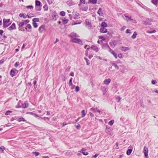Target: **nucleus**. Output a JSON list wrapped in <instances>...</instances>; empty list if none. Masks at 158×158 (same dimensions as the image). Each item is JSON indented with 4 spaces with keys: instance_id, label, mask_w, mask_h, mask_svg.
<instances>
[{
    "instance_id": "43",
    "label": "nucleus",
    "mask_w": 158,
    "mask_h": 158,
    "mask_svg": "<svg viewBox=\"0 0 158 158\" xmlns=\"http://www.w3.org/2000/svg\"><path fill=\"white\" fill-rule=\"evenodd\" d=\"M33 25L35 28H36L38 27L37 24L36 23L33 22Z\"/></svg>"
},
{
    "instance_id": "49",
    "label": "nucleus",
    "mask_w": 158,
    "mask_h": 158,
    "mask_svg": "<svg viewBox=\"0 0 158 158\" xmlns=\"http://www.w3.org/2000/svg\"><path fill=\"white\" fill-rule=\"evenodd\" d=\"M33 153L36 156H37L40 154V153L38 152H33Z\"/></svg>"
},
{
    "instance_id": "27",
    "label": "nucleus",
    "mask_w": 158,
    "mask_h": 158,
    "mask_svg": "<svg viewBox=\"0 0 158 158\" xmlns=\"http://www.w3.org/2000/svg\"><path fill=\"white\" fill-rule=\"evenodd\" d=\"M81 117H84L86 115L85 111V110H82L81 112Z\"/></svg>"
},
{
    "instance_id": "28",
    "label": "nucleus",
    "mask_w": 158,
    "mask_h": 158,
    "mask_svg": "<svg viewBox=\"0 0 158 158\" xmlns=\"http://www.w3.org/2000/svg\"><path fill=\"white\" fill-rule=\"evenodd\" d=\"M19 16L20 17H23L24 19L26 18H27V15H24L23 13H21L19 15Z\"/></svg>"
},
{
    "instance_id": "9",
    "label": "nucleus",
    "mask_w": 158,
    "mask_h": 158,
    "mask_svg": "<svg viewBox=\"0 0 158 158\" xmlns=\"http://www.w3.org/2000/svg\"><path fill=\"white\" fill-rule=\"evenodd\" d=\"M66 3L69 6L73 5L76 4L73 1H67Z\"/></svg>"
},
{
    "instance_id": "38",
    "label": "nucleus",
    "mask_w": 158,
    "mask_h": 158,
    "mask_svg": "<svg viewBox=\"0 0 158 158\" xmlns=\"http://www.w3.org/2000/svg\"><path fill=\"white\" fill-rule=\"evenodd\" d=\"M99 38L100 39H102L103 41H104L106 40L105 37L102 35L99 36Z\"/></svg>"
},
{
    "instance_id": "1",
    "label": "nucleus",
    "mask_w": 158,
    "mask_h": 158,
    "mask_svg": "<svg viewBox=\"0 0 158 158\" xmlns=\"http://www.w3.org/2000/svg\"><path fill=\"white\" fill-rule=\"evenodd\" d=\"M87 2H85V1H80L79 4L80 9L84 11H87L88 10Z\"/></svg>"
},
{
    "instance_id": "62",
    "label": "nucleus",
    "mask_w": 158,
    "mask_h": 158,
    "mask_svg": "<svg viewBox=\"0 0 158 158\" xmlns=\"http://www.w3.org/2000/svg\"><path fill=\"white\" fill-rule=\"evenodd\" d=\"M27 27L29 29H31V26L30 24H27Z\"/></svg>"
},
{
    "instance_id": "57",
    "label": "nucleus",
    "mask_w": 158,
    "mask_h": 158,
    "mask_svg": "<svg viewBox=\"0 0 158 158\" xmlns=\"http://www.w3.org/2000/svg\"><path fill=\"white\" fill-rule=\"evenodd\" d=\"M19 65V62H16L15 65V67H17Z\"/></svg>"
},
{
    "instance_id": "46",
    "label": "nucleus",
    "mask_w": 158,
    "mask_h": 158,
    "mask_svg": "<svg viewBox=\"0 0 158 158\" xmlns=\"http://www.w3.org/2000/svg\"><path fill=\"white\" fill-rule=\"evenodd\" d=\"M65 154L66 155L69 156L72 155V153L71 152L68 151Z\"/></svg>"
},
{
    "instance_id": "58",
    "label": "nucleus",
    "mask_w": 158,
    "mask_h": 158,
    "mask_svg": "<svg viewBox=\"0 0 158 158\" xmlns=\"http://www.w3.org/2000/svg\"><path fill=\"white\" fill-rule=\"evenodd\" d=\"M126 33H131V31L129 29H127L126 30Z\"/></svg>"
},
{
    "instance_id": "25",
    "label": "nucleus",
    "mask_w": 158,
    "mask_h": 158,
    "mask_svg": "<svg viewBox=\"0 0 158 158\" xmlns=\"http://www.w3.org/2000/svg\"><path fill=\"white\" fill-rule=\"evenodd\" d=\"M11 23H9L8 24V23H3V27L4 28H6L9 26L10 24Z\"/></svg>"
},
{
    "instance_id": "17",
    "label": "nucleus",
    "mask_w": 158,
    "mask_h": 158,
    "mask_svg": "<svg viewBox=\"0 0 158 158\" xmlns=\"http://www.w3.org/2000/svg\"><path fill=\"white\" fill-rule=\"evenodd\" d=\"M121 49L123 51L126 52L127 50H129V48L127 47H122L121 48Z\"/></svg>"
},
{
    "instance_id": "31",
    "label": "nucleus",
    "mask_w": 158,
    "mask_h": 158,
    "mask_svg": "<svg viewBox=\"0 0 158 158\" xmlns=\"http://www.w3.org/2000/svg\"><path fill=\"white\" fill-rule=\"evenodd\" d=\"M35 6H40L41 4V2L39 1H35Z\"/></svg>"
},
{
    "instance_id": "11",
    "label": "nucleus",
    "mask_w": 158,
    "mask_h": 158,
    "mask_svg": "<svg viewBox=\"0 0 158 158\" xmlns=\"http://www.w3.org/2000/svg\"><path fill=\"white\" fill-rule=\"evenodd\" d=\"M100 31L101 32L104 33H106L107 31V29H106L104 27H102L101 28Z\"/></svg>"
},
{
    "instance_id": "7",
    "label": "nucleus",
    "mask_w": 158,
    "mask_h": 158,
    "mask_svg": "<svg viewBox=\"0 0 158 158\" xmlns=\"http://www.w3.org/2000/svg\"><path fill=\"white\" fill-rule=\"evenodd\" d=\"M16 28L15 23H13L8 28V29L10 31H11L12 30H15Z\"/></svg>"
},
{
    "instance_id": "5",
    "label": "nucleus",
    "mask_w": 158,
    "mask_h": 158,
    "mask_svg": "<svg viewBox=\"0 0 158 158\" xmlns=\"http://www.w3.org/2000/svg\"><path fill=\"white\" fill-rule=\"evenodd\" d=\"M69 36L72 38V39H75L76 37H79V36L74 32L71 33L69 35Z\"/></svg>"
},
{
    "instance_id": "10",
    "label": "nucleus",
    "mask_w": 158,
    "mask_h": 158,
    "mask_svg": "<svg viewBox=\"0 0 158 158\" xmlns=\"http://www.w3.org/2000/svg\"><path fill=\"white\" fill-rule=\"evenodd\" d=\"M110 81L111 80L110 78L106 79L104 81V83L106 85H108L110 82Z\"/></svg>"
},
{
    "instance_id": "60",
    "label": "nucleus",
    "mask_w": 158,
    "mask_h": 158,
    "mask_svg": "<svg viewBox=\"0 0 158 158\" xmlns=\"http://www.w3.org/2000/svg\"><path fill=\"white\" fill-rule=\"evenodd\" d=\"M156 83V81L155 80H152V84H155Z\"/></svg>"
},
{
    "instance_id": "34",
    "label": "nucleus",
    "mask_w": 158,
    "mask_h": 158,
    "mask_svg": "<svg viewBox=\"0 0 158 158\" xmlns=\"http://www.w3.org/2000/svg\"><path fill=\"white\" fill-rule=\"evenodd\" d=\"M24 23L23 22H21L19 24V27H22L24 25Z\"/></svg>"
},
{
    "instance_id": "63",
    "label": "nucleus",
    "mask_w": 158,
    "mask_h": 158,
    "mask_svg": "<svg viewBox=\"0 0 158 158\" xmlns=\"http://www.w3.org/2000/svg\"><path fill=\"white\" fill-rule=\"evenodd\" d=\"M98 155H99L98 154H96L95 155L93 156H92V158H96L98 156Z\"/></svg>"
},
{
    "instance_id": "52",
    "label": "nucleus",
    "mask_w": 158,
    "mask_h": 158,
    "mask_svg": "<svg viewBox=\"0 0 158 158\" xmlns=\"http://www.w3.org/2000/svg\"><path fill=\"white\" fill-rule=\"evenodd\" d=\"M0 149L2 151V152H3L4 150L5 149V148L4 146H2L0 147Z\"/></svg>"
},
{
    "instance_id": "59",
    "label": "nucleus",
    "mask_w": 158,
    "mask_h": 158,
    "mask_svg": "<svg viewBox=\"0 0 158 158\" xmlns=\"http://www.w3.org/2000/svg\"><path fill=\"white\" fill-rule=\"evenodd\" d=\"M42 118L44 120H47L48 121L49 120V118L47 117H44Z\"/></svg>"
},
{
    "instance_id": "18",
    "label": "nucleus",
    "mask_w": 158,
    "mask_h": 158,
    "mask_svg": "<svg viewBox=\"0 0 158 158\" xmlns=\"http://www.w3.org/2000/svg\"><path fill=\"white\" fill-rule=\"evenodd\" d=\"M44 29V26L43 25L41 26L39 28V31L41 32H43Z\"/></svg>"
},
{
    "instance_id": "61",
    "label": "nucleus",
    "mask_w": 158,
    "mask_h": 158,
    "mask_svg": "<svg viewBox=\"0 0 158 158\" xmlns=\"http://www.w3.org/2000/svg\"><path fill=\"white\" fill-rule=\"evenodd\" d=\"M70 68H71L70 66H68V67L66 68V70H65V71H67H67H69V70H70Z\"/></svg>"
},
{
    "instance_id": "55",
    "label": "nucleus",
    "mask_w": 158,
    "mask_h": 158,
    "mask_svg": "<svg viewBox=\"0 0 158 158\" xmlns=\"http://www.w3.org/2000/svg\"><path fill=\"white\" fill-rule=\"evenodd\" d=\"M24 23V24H26L27 23L29 22V20L28 19H27L25 20L24 22H23Z\"/></svg>"
},
{
    "instance_id": "20",
    "label": "nucleus",
    "mask_w": 158,
    "mask_h": 158,
    "mask_svg": "<svg viewBox=\"0 0 158 158\" xmlns=\"http://www.w3.org/2000/svg\"><path fill=\"white\" fill-rule=\"evenodd\" d=\"M15 74V72L13 69H12L10 71V75L12 77H13Z\"/></svg>"
},
{
    "instance_id": "22",
    "label": "nucleus",
    "mask_w": 158,
    "mask_h": 158,
    "mask_svg": "<svg viewBox=\"0 0 158 158\" xmlns=\"http://www.w3.org/2000/svg\"><path fill=\"white\" fill-rule=\"evenodd\" d=\"M17 121L19 122H21V121H23V122H26V120L24 119V118L22 117H19L18 118V119L17 120Z\"/></svg>"
},
{
    "instance_id": "35",
    "label": "nucleus",
    "mask_w": 158,
    "mask_h": 158,
    "mask_svg": "<svg viewBox=\"0 0 158 158\" xmlns=\"http://www.w3.org/2000/svg\"><path fill=\"white\" fill-rule=\"evenodd\" d=\"M125 16L126 18H127L128 19L127 20V21L128 20H131V21H132L133 20V19H131V17H129L128 16H127L126 15H125Z\"/></svg>"
},
{
    "instance_id": "16",
    "label": "nucleus",
    "mask_w": 158,
    "mask_h": 158,
    "mask_svg": "<svg viewBox=\"0 0 158 158\" xmlns=\"http://www.w3.org/2000/svg\"><path fill=\"white\" fill-rule=\"evenodd\" d=\"M132 151V149H128L127 151L126 154L128 156L130 155Z\"/></svg>"
},
{
    "instance_id": "33",
    "label": "nucleus",
    "mask_w": 158,
    "mask_h": 158,
    "mask_svg": "<svg viewBox=\"0 0 158 158\" xmlns=\"http://www.w3.org/2000/svg\"><path fill=\"white\" fill-rule=\"evenodd\" d=\"M84 59L85 60H86L87 65H89L90 64V63H89V60H88V59L86 57H84Z\"/></svg>"
},
{
    "instance_id": "15",
    "label": "nucleus",
    "mask_w": 158,
    "mask_h": 158,
    "mask_svg": "<svg viewBox=\"0 0 158 158\" xmlns=\"http://www.w3.org/2000/svg\"><path fill=\"white\" fill-rule=\"evenodd\" d=\"M91 48L92 49L94 50L96 52H98V51L99 50L97 47L96 46L94 45L92 46Z\"/></svg>"
},
{
    "instance_id": "8",
    "label": "nucleus",
    "mask_w": 158,
    "mask_h": 158,
    "mask_svg": "<svg viewBox=\"0 0 158 158\" xmlns=\"http://www.w3.org/2000/svg\"><path fill=\"white\" fill-rule=\"evenodd\" d=\"M90 110L93 112L94 113H95L96 112L100 113L101 112L97 108H95L94 107H92L91 108Z\"/></svg>"
},
{
    "instance_id": "42",
    "label": "nucleus",
    "mask_w": 158,
    "mask_h": 158,
    "mask_svg": "<svg viewBox=\"0 0 158 158\" xmlns=\"http://www.w3.org/2000/svg\"><path fill=\"white\" fill-rule=\"evenodd\" d=\"M158 1H151V2L155 5H156L158 4Z\"/></svg>"
},
{
    "instance_id": "36",
    "label": "nucleus",
    "mask_w": 158,
    "mask_h": 158,
    "mask_svg": "<svg viewBox=\"0 0 158 158\" xmlns=\"http://www.w3.org/2000/svg\"><path fill=\"white\" fill-rule=\"evenodd\" d=\"M156 32V31L155 30H154L152 31H147V33H149V34H151L152 33H154Z\"/></svg>"
},
{
    "instance_id": "19",
    "label": "nucleus",
    "mask_w": 158,
    "mask_h": 158,
    "mask_svg": "<svg viewBox=\"0 0 158 158\" xmlns=\"http://www.w3.org/2000/svg\"><path fill=\"white\" fill-rule=\"evenodd\" d=\"M10 21V19H6L5 18L3 19V23H8Z\"/></svg>"
},
{
    "instance_id": "6",
    "label": "nucleus",
    "mask_w": 158,
    "mask_h": 158,
    "mask_svg": "<svg viewBox=\"0 0 158 158\" xmlns=\"http://www.w3.org/2000/svg\"><path fill=\"white\" fill-rule=\"evenodd\" d=\"M143 152L145 158H148V149L146 146L143 148Z\"/></svg>"
},
{
    "instance_id": "53",
    "label": "nucleus",
    "mask_w": 158,
    "mask_h": 158,
    "mask_svg": "<svg viewBox=\"0 0 158 158\" xmlns=\"http://www.w3.org/2000/svg\"><path fill=\"white\" fill-rule=\"evenodd\" d=\"M82 153L84 155H87L88 154V153L86 152H82Z\"/></svg>"
},
{
    "instance_id": "24",
    "label": "nucleus",
    "mask_w": 158,
    "mask_h": 158,
    "mask_svg": "<svg viewBox=\"0 0 158 158\" xmlns=\"http://www.w3.org/2000/svg\"><path fill=\"white\" fill-rule=\"evenodd\" d=\"M85 25L86 26H88L89 27H90L91 26V24L90 22L86 20L85 21Z\"/></svg>"
},
{
    "instance_id": "64",
    "label": "nucleus",
    "mask_w": 158,
    "mask_h": 158,
    "mask_svg": "<svg viewBox=\"0 0 158 158\" xmlns=\"http://www.w3.org/2000/svg\"><path fill=\"white\" fill-rule=\"evenodd\" d=\"M76 127L77 129H79L81 128V126L80 124H78L76 126Z\"/></svg>"
},
{
    "instance_id": "4",
    "label": "nucleus",
    "mask_w": 158,
    "mask_h": 158,
    "mask_svg": "<svg viewBox=\"0 0 158 158\" xmlns=\"http://www.w3.org/2000/svg\"><path fill=\"white\" fill-rule=\"evenodd\" d=\"M71 40L72 42L73 43H76L81 45L83 44L82 41L80 39L75 38L72 39Z\"/></svg>"
},
{
    "instance_id": "13",
    "label": "nucleus",
    "mask_w": 158,
    "mask_h": 158,
    "mask_svg": "<svg viewBox=\"0 0 158 158\" xmlns=\"http://www.w3.org/2000/svg\"><path fill=\"white\" fill-rule=\"evenodd\" d=\"M98 13L100 16H102L103 15V14L102 11V9L101 8H99L98 11Z\"/></svg>"
},
{
    "instance_id": "39",
    "label": "nucleus",
    "mask_w": 158,
    "mask_h": 158,
    "mask_svg": "<svg viewBox=\"0 0 158 158\" xmlns=\"http://www.w3.org/2000/svg\"><path fill=\"white\" fill-rule=\"evenodd\" d=\"M72 79H73L72 78H71L69 80V86L72 85H73V83H72Z\"/></svg>"
},
{
    "instance_id": "2",
    "label": "nucleus",
    "mask_w": 158,
    "mask_h": 158,
    "mask_svg": "<svg viewBox=\"0 0 158 158\" xmlns=\"http://www.w3.org/2000/svg\"><path fill=\"white\" fill-rule=\"evenodd\" d=\"M106 47L108 48H109V51L115 57V58L116 59L117 58V56L116 53L113 51L112 50L110 47L109 45H108V44L107 43L105 44H103L102 46V48H104V47Z\"/></svg>"
},
{
    "instance_id": "32",
    "label": "nucleus",
    "mask_w": 158,
    "mask_h": 158,
    "mask_svg": "<svg viewBox=\"0 0 158 158\" xmlns=\"http://www.w3.org/2000/svg\"><path fill=\"white\" fill-rule=\"evenodd\" d=\"M29 113L30 114L34 116L35 117H39L38 115L37 114H35V113H33L32 112H30Z\"/></svg>"
},
{
    "instance_id": "51",
    "label": "nucleus",
    "mask_w": 158,
    "mask_h": 158,
    "mask_svg": "<svg viewBox=\"0 0 158 158\" xmlns=\"http://www.w3.org/2000/svg\"><path fill=\"white\" fill-rule=\"evenodd\" d=\"M79 91V87L78 86H77L75 89V91L78 92Z\"/></svg>"
},
{
    "instance_id": "26",
    "label": "nucleus",
    "mask_w": 158,
    "mask_h": 158,
    "mask_svg": "<svg viewBox=\"0 0 158 158\" xmlns=\"http://www.w3.org/2000/svg\"><path fill=\"white\" fill-rule=\"evenodd\" d=\"M97 1H89L87 2L88 4L92 3L95 4L97 3Z\"/></svg>"
},
{
    "instance_id": "48",
    "label": "nucleus",
    "mask_w": 158,
    "mask_h": 158,
    "mask_svg": "<svg viewBox=\"0 0 158 158\" xmlns=\"http://www.w3.org/2000/svg\"><path fill=\"white\" fill-rule=\"evenodd\" d=\"M26 7L27 9H33V6L32 5L27 6H26Z\"/></svg>"
},
{
    "instance_id": "23",
    "label": "nucleus",
    "mask_w": 158,
    "mask_h": 158,
    "mask_svg": "<svg viewBox=\"0 0 158 158\" xmlns=\"http://www.w3.org/2000/svg\"><path fill=\"white\" fill-rule=\"evenodd\" d=\"M110 63L113 66H114V67L117 69H118L119 68L118 65L114 63V62H110Z\"/></svg>"
},
{
    "instance_id": "3",
    "label": "nucleus",
    "mask_w": 158,
    "mask_h": 158,
    "mask_svg": "<svg viewBox=\"0 0 158 158\" xmlns=\"http://www.w3.org/2000/svg\"><path fill=\"white\" fill-rule=\"evenodd\" d=\"M152 21V19L149 18L146 19L145 21H143V23L146 25H151V22Z\"/></svg>"
},
{
    "instance_id": "56",
    "label": "nucleus",
    "mask_w": 158,
    "mask_h": 158,
    "mask_svg": "<svg viewBox=\"0 0 158 158\" xmlns=\"http://www.w3.org/2000/svg\"><path fill=\"white\" fill-rule=\"evenodd\" d=\"M118 57L120 58H123V56L122 54L121 53L119 54L118 55Z\"/></svg>"
},
{
    "instance_id": "14",
    "label": "nucleus",
    "mask_w": 158,
    "mask_h": 158,
    "mask_svg": "<svg viewBox=\"0 0 158 158\" xmlns=\"http://www.w3.org/2000/svg\"><path fill=\"white\" fill-rule=\"evenodd\" d=\"M117 43L116 41L114 40L112 41V42H111L110 43V44L111 46H114L113 47H114V46L116 45Z\"/></svg>"
},
{
    "instance_id": "29",
    "label": "nucleus",
    "mask_w": 158,
    "mask_h": 158,
    "mask_svg": "<svg viewBox=\"0 0 158 158\" xmlns=\"http://www.w3.org/2000/svg\"><path fill=\"white\" fill-rule=\"evenodd\" d=\"M137 35V33L136 31H135L133 33V34L131 36L132 38L133 39H134L135 38Z\"/></svg>"
},
{
    "instance_id": "45",
    "label": "nucleus",
    "mask_w": 158,
    "mask_h": 158,
    "mask_svg": "<svg viewBox=\"0 0 158 158\" xmlns=\"http://www.w3.org/2000/svg\"><path fill=\"white\" fill-rule=\"evenodd\" d=\"M20 102H21V101H20H20L19 102H18V104H17V106H16V108H21V107H22V106H20V105H19V103H20Z\"/></svg>"
},
{
    "instance_id": "54",
    "label": "nucleus",
    "mask_w": 158,
    "mask_h": 158,
    "mask_svg": "<svg viewBox=\"0 0 158 158\" xmlns=\"http://www.w3.org/2000/svg\"><path fill=\"white\" fill-rule=\"evenodd\" d=\"M36 83H37V81H34V88H35L37 87V85H35V84H36Z\"/></svg>"
},
{
    "instance_id": "21",
    "label": "nucleus",
    "mask_w": 158,
    "mask_h": 158,
    "mask_svg": "<svg viewBox=\"0 0 158 158\" xmlns=\"http://www.w3.org/2000/svg\"><path fill=\"white\" fill-rule=\"evenodd\" d=\"M101 26L102 27H108L107 23L105 22H102L101 25Z\"/></svg>"
},
{
    "instance_id": "40",
    "label": "nucleus",
    "mask_w": 158,
    "mask_h": 158,
    "mask_svg": "<svg viewBox=\"0 0 158 158\" xmlns=\"http://www.w3.org/2000/svg\"><path fill=\"white\" fill-rule=\"evenodd\" d=\"M43 8L45 10H48V7L47 5H44L43 6Z\"/></svg>"
},
{
    "instance_id": "30",
    "label": "nucleus",
    "mask_w": 158,
    "mask_h": 158,
    "mask_svg": "<svg viewBox=\"0 0 158 158\" xmlns=\"http://www.w3.org/2000/svg\"><path fill=\"white\" fill-rule=\"evenodd\" d=\"M40 21V19L39 18H34L32 19L33 22H39Z\"/></svg>"
},
{
    "instance_id": "12",
    "label": "nucleus",
    "mask_w": 158,
    "mask_h": 158,
    "mask_svg": "<svg viewBox=\"0 0 158 158\" xmlns=\"http://www.w3.org/2000/svg\"><path fill=\"white\" fill-rule=\"evenodd\" d=\"M28 105L27 102H24L22 104V107L23 108H26L28 107Z\"/></svg>"
},
{
    "instance_id": "44",
    "label": "nucleus",
    "mask_w": 158,
    "mask_h": 158,
    "mask_svg": "<svg viewBox=\"0 0 158 158\" xmlns=\"http://www.w3.org/2000/svg\"><path fill=\"white\" fill-rule=\"evenodd\" d=\"M69 20L68 19H65L63 20V23L64 24H66L68 23Z\"/></svg>"
},
{
    "instance_id": "41",
    "label": "nucleus",
    "mask_w": 158,
    "mask_h": 158,
    "mask_svg": "<svg viewBox=\"0 0 158 158\" xmlns=\"http://www.w3.org/2000/svg\"><path fill=\"white\" fill-rule=\"evenodd\" d=\"M65 13L64 11H62L60 13V15L61 16H64L65 15Z\"/></svg>"
},
{
    "instance_id": "37",
    "label": "nucleus",
    "mask_w": 158,
    "mask_h": 158,
    "mask_svg": "<svg viewBox=\"0 0 158 158\" xmlns=\"http://www.w3.org/2000/svg\"><path fill=\"white\" fill-rule=\"evenodd\" d=\"M114 120H110V121L109 122V124L110 126H112L113 124V123H114Z\"/></svg>"
},
{
    "instance_id": "50",
    "label": "nucleus",
    "mask_w": 158,
    "mask_h": 158,
    "mask_svg": "<svg viewBox=\"0 0 158 158\" xmlns=\"http://www.w3.org/2000/svg\"><path fill=\"white\" fill-rule=\"evenodd\" d=\"M19 31H25V29L23 28L22 27H19Z\"/></svg>"
},
{
    "instance_id": "47",
    "label": "nucleus",
    "mask_w": 158,
    "mask_h": 158,
    "mask_svg": "<svg viewBox=\"0 0 158 158\" xmlns=\"http://www.w3.org/2000/svg\"><path fill=\"white\" fill-rule=\"evenodd\" d=\"M12 112V111H10V110H8L6 112V113H5V114L6 115H9V114H10V113H11Z\"/></svg>"
}]
</instances>
